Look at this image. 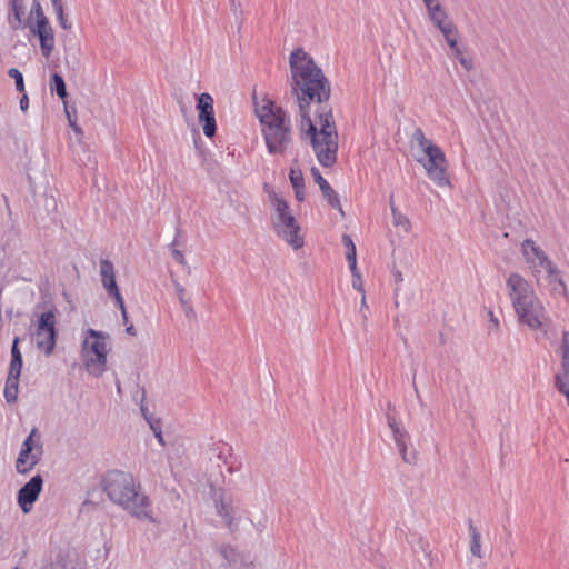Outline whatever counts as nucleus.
Returning <instances> with one entry per match:
<instances>
[{"label": "nucleus", "mask_w": 569, "mask_h": 569, "mask_svg": "<svg viewBox=\"0 0 569 569\" xmlns=\"http://www.w3.org/2000/svg\"><path fill=\"white\" fill-rule=\"evenodd\" d=\"M293 86L292 93L299 106L301 126L308 124L317 160L322 167H332L337 161L338 132L332 110L323 104L330 97V83L313 59L301 48L289 58Z\"/></svg>", "instance_id": "nucleus-1"}, {"label": "nucleus", "mask_w": 569, "mask_h": 569, "mask_svg": "<svg viewBox=\"0 0 569 569\" xmlns=\"http://www.w3.org/2000/svg\"><path fill=\"white\" fill-rule=\"evenodd\" d=\"M103 492L111 502L119 506L132 517L152 520L150 500L141 491V486L131 473L111 470L102 479Z\"/></svg>", "instance_id": "nucleus-2"}, {"label": "nucleus", "mask_w": 569, "mask_h": 569, "mask_svg": "<svg viewBox=\"0 0 569 569\" xmlns=\"http://www.w3.org/2000/svg\"><path fill=\"white\" fill-rule=\"evenodd\" d=\"M506 289L518 323L530 330L543 329L549 316L531 283L521 274L512 272L506 280Z\"/></svg>", "instance_id": "nucleus-3"}, {"label": "nucleus", "mask_w": 569, "mask_h": 569, "mask_svg": "<svg viewBox=\"0 0 569 569\" xmlns=\"http://www.w3.org/2000/svg\"><path fill=\"white\" fill-rule=\"evenodd\" d=\"M256 113L262 126V134L270 154H283L292 141L289 116L273 102L268 101L256 107Z\"/></svg>", "instance_id": "nucleus-4"}, {"label": "nucleus", "mask_w": 569, "mask_h": 569, "mask_svg": "<svg viewBox=\"0 0 569 569\" xmlns=\"http://www.w3.org/2000/svg\"><path fill=\"white\" fill-rule=\"evenodd\" d=\"M263 189L268 193L273 208V212L270 218L273 231L293 250L302 248L305 240L300 234V226L291 213L288 202L283 198L279 197L268 183L263 184Z\"/></svg>", "instance_id": "nucleus-5"}, {"label": "nucleus", "mask_w": 569, "mask_h": 569, "mask_svg": "<svg viewBox=\"0 0 569 569\" xmlns=\"http://www.w3.org/2000/svg\"><path fill=\"white\" fill-rule=\"evenodd\" d=\"M109 335L89 328L81 343V358L89 375L100 377L107 370L108 348L106 340Z\"/></svg>", "instance_id": "nucleus-6"}, {"label": "nucleus", "mask_w": 569, "mask_h": 569, "mask_svg": "<svg viewBox=\"0 0 569 569\" xmlns=\"http://www.w3.org/2000/svg\"><path fill=\"white\" fill-rule=\"evenodd\" d=\"M43 453L42 443L37 428H33L24 439L16 461V470L20 475L30 472L41 460Z\"/></svg>", "instance_id": "nucleus-7"}, {"label": "nucleus", "mask_w": 569, "mask_h": 569, "mask_svg": "<svg viewBox=\"0 0 569 569\" xmlns=\"http://www.w3.org/2000/svg\"><path fill=\"white\" fill-rule=\"evenodd\" d=\"M417 161L425 168L428 178L438 187L450 186L446 156L439 147H429L428 152L425 153V158H419Z\"/></svg>", "instance_id": "nucleus-8"}, {"label": "nucleus", "mask_w": 569, "mask_h": 569, "mask_svg": "<svg viewBox=\"0 0 569 569\" xmlns=\"http://www.w3.org/2000/svg\"><path fill=\"white\" fill-rule=\"evenodd\" d=\"M56 313L49 310L40 315L36 329V343L47 357L51 356L57 343Z\"/></svg>", "instance_id": "nucleus-9"}, {"label": "nucleus", "mask_w": 569, "mask_h": 569, "mask_svg": "<svg viewBox=\"0 0 569 569\" xmlns=\"http://www.w3.org/2000/svg\"><path fill=\"white\" fill-rule=\"evenodd\" d=\"M387 420L388 426L392 431L393 440L401 456V459L406 463L415 465L417 461V451L410 442V435L405 429V427L396 420L395 417L388 415Z\"/></svg>", "instance_id": "nucleus-10"}, {"label": "nucleus", "mask_w": 569, "mask_h": 569, "mask_svg": "<svg viewBox=\"0 0 569 569\" xmlns=\"http://www.w3.org/2000/svg\"><path fill=\"white\" fill-rule=\"evenodd\" d=\"M197 109L199 111V121L202 124L203 133L208 138H212L217 131V123L213 110V98L203 92L198 96Z\"/></svg>", "instance_id": "nucleus-11"}, {"label": "nucleus", "mask_w": 569, "mask_h": 569, "mask_svg": "<svg viewBox=\"0 0 569 569\" xmlns=\"http://www.w3.org/2000/svg\"><path fill=\"white\" fill-rule=\"evenodd\" d=\"M42 476L36 475L19 489L17 500L23 513H29L32 510L33 503L42 491Z\"/></svg>", "instance_id": "nucleus-12"}, {"label": "nucleus", "mask_w": 569, "mask_h": 569, "mask_svg": "<svg viewBox=\"0 0 569 569\" xmlns=\"http://www.w3.org/2000/svg\"><path fill=\"white\" fill-rule=\"evenodd\" d=\"M521 250L527 263L530 264L533 272H539L545 268H551L552 262L531 239H526L522 242Z\"/></svg>", "instance_id": "nucleus-13"}, {"label": "nucleus", "mask_w": 569, "mask_h": 569, "mask_svg": "<svg viewBox=\"0 0 569 569\" xmlns=\"http://www.w3.org/2000/svg\"><path fill=\"white\" fill-rule=\"evenodd\" d=\"M30 32L37 36L40 41V49L43 57L49 58L54 48V34L49 20L28 24Z\"/></svg>", "instance_id": "nucleus-14"}, {"label": "nucleus", "mask_w": 569, "mask_h": 569, "mask_svg": "<svg viewBox=\"0 0 569 569\" xmlns=\"http://www.w3.org/2000/svg\"><path fill=\"white\" fill-rule=\"evenodd\" d=\"M100 277L102 287L107 293L112 297L116 302H120V298H122V296L116 281L113 263L110 260L102 259L100 261Z\"/></svg>", "instance_id": "nucleus-15"}, {"label": "nucleus", "mask_w": 569, "mask_h": 569, "mask_svg": "<svg viewBox=\"0 0 569 569\" xmlns=\"http://www.w3.org/2000/svg\"><path fill=\"white\" fill-rule=\"evenodd\" d=\"M214 507L219 517H221L230 532L238 531V522L234 519V509L231 500L224 499L223 491L214 495Z\"/></svg>", "instance_id": "nucleus-16"}, {"label": "nucleus", "mask_w": 569, "mask_h": 569, "mask_svg": "<svg viewBox=\"0 0 569 569\" xmlns=\"http://www.w3.org/2000/svg\"><path fill=\"white\" fill-rule=\"evenodd\" d=\"M311 174L315 179V182L319 186L321 193L323 198L328 201V203L335 208L338 209L341 216H345V212L340 204V198L338 193L331 188L329 182L321 176L318 168L312 167L311 168Z\"/></svg>", "instance_id": "nucleus-17"}, {"label": "nucleus", "mask_w": 569, "mask_h": 569, "mask_svg": "<svg viewBox=\"0 0 569 569\" xmlns=\"http://www.w3.org/2000/svg\"><path fill=\"white\" fill-rule=\"evenodd\" d=\"M23 14V0H9V11L7 20L11 30L16 31L28 27V24L30 23V19L24 20Z\"/></svg>", "instance_id": "nucleus-18"}, {"label": "nucleus", "mask_w": 569, "mask_h": 569, "mask_svg": "<svg viewBox=\"0 0 569 569\" xmlns=\"http://www.w3.org/2000/svg\"><path fill=\"white\" fill-rule=\"evenodd\" d=\"M213 457L217 461L228 466V471L233 473L236 468L233 467V452L231 446L227 443H217L211 448Z\"/></svg>", "instance_id": "nucleus-19"}, {"label": "nucleus", "mask_w": 569, "mask_h": 569, "mask_svg": "<svg viewBox=\"0 0 569 569\" xmlns=\"http://www.w3.org/2000/svg\"><path fill=\"white\" fill-rule=\"evenodd\" d=\"M20 338L16 337L11 347V360L9 366L8 377L20 378L22 369V355L19 350Z\"/></svg>", "instance_id": "nucleus-20"}, {"label": "nucleus", "mask_w": 569, "mask_h": 569, "mask_svg": "<svg viewBox=\"0 0 569 569\" xmlns=\"http://www.w3.org/2000/svg\"><path fill=\"white\" fill-rule=\"evenodd\" d=\"M219 553L224 560V566L232 569L239 568L243 563V557L230 545H222Z\"/></svg>", "instance_id": "nucleus-21"}, {"label": "nucleus", "mask_w": 569, "mask_h": 569, "mask_svg": "<svg viewBox=\"0 0 569 569\" xmlns=\"http://www.w3.org/2000/svg\"><path fill=\"white\" fill-rule=\"evenodd\" d=\"M548 273V282L552 293L562 295L567 293L566 284L560 276V271L551 263V268H545Z\"/></svg>", "instance_id": "nucleus-22"}, {"label": "nucleus", "mask_w": 569, "mask_h": 569, "mask_svg": "<svg viewBox=\"0 0 569 569\" xmlns=\"http://www.w3.org/2000/svg\"><path fill=\"white\" fill-rule=\"evenodd\" d=\"M391 213H392V223L396 228H399L403 232L408 233L411 229V222L406 214H402L393 202V194L390 196L389 200Z\"/></svg>", "instance_id": "nucleus-23"}, {"label": "nucleus", "mask_w": 569, "mask_h": 569, "mask_svg": "<svg viewBox=\"0 0 569 569\" xmlns=\"http://www.w3.org/2000/svg\"><path fill=\"white\" fill-rule=\"evenodd\" d=\"M468 529H469V533L471 537L470 551L475 557L482 558L481 545H480L481 536H480L477 527L473 525L472 520H469Z\"/></svg>", "instance_id": "nucleus-24"}, {"label": "nucleus", "mask_w": 569, "mask_h": 569, "mask_svg": "<svg viewBox=\"0 0 569 569\" xmlns=\"http://www.w3.org/2000/svg\"><path fill=\"white\" fill-rule=\"evenodd\" d=\"M428 16H429L431 22L433 23V26L438 30L452 22L449 19V16L443 7H440L438 9L433 8L432 11L428 12Z\"/></svg>", "instance_id": "nucleus-25"}, {"label": "nucleus", "mask_w": 569, "mask_h": 569, "mask_svg": "<svg viewBox=\"0 0 569 569\" xmlns=\"http://www.w3.org/2000/svg\"><path fill=\"white\" fill-rule=\"evenodd\" d=\"M19 378L7 377L4 387V398L8 403H13L18 399Z\"/></svg>", "instance_id": "nucleus-26"}, {"label": "nucleus", "mask_w": 569, "mask_h": 569, "mask_svg": "<svg viewBox=\"0 0 569 569\" xmlns=\"http://www.w3.org/2000/svg\"><path fill=\"white\" fill-rule=\"evenodd\" d=\"M342 242L347 248L346 258L349 262V267H350V269H355V267H357L356 246H355L352 239L350 238V236H348V234L342 236Z\"/></svg>", "instance_id": "nucleus-27"}, {"label": "nucleus", "mask_w": 569, "mask_h": 569, "mask_svg": "<svg viewBox=\"0 0 569 569\" xmlns=\"http://www.w3.org/2000/svg\"><path fill=\"white\" fill-rule=\"evenodd\" d=\"M50 89H51V91H56L57 96L60 99H64L67 97L66 82H64L63 78L58 73H53L51 76Z\"/></svg>", "instance_id": "nucleus-28"}, {"label": "nucleus", "mask_w": 569, "mask_h": 569, "mask_svg": "<svg viewBox=\"0 0 569 569\" xmlns=\"http://www.w3.org/2000/svg\"><path fill=\"white\" fill-rule=\"evenodd\" d=\"M412 140L417 142L419 148L427 153L430 148H437L435 143H432L429 139L426 138L423 131L420 128H417L412 133Z\"/></svg>", "instance_id": "nucleus-29"}, {"label": "nucleus", "mask_w": 569, "mask_h": 569, "mask_svg": "<svg viewBox=\"0 0 569 569\" xmlns=\"http://www.w3.org/2000/svg\"><path fill=\"white\" fill-rule=\"evenodd\" d=\"M296 164L297 160L293 161V166L290 168L289 179L292 187L300 188L301 186H305V179L302 171Z\"/></svg>", "instance_id": "nucleus-30"}, {"label": "nucleus", "mask_w": 569, "mask_h": 569, "mask_svg": "<svg viewBox=\"0 0 569 569\" xmlns=\"http://www.w3.org/2000/svg\"><path fill=\"white\" fill-rule=\"evenodd\" d=\"M8 76L14 80L17 91L23 92L24 81L22 73L17 68H11L8 71Z\"/></svg>", "instance_id": "nucleus-31"}, {"label": "nucleus", "mask_w": 569, "mask_h": 569, "mask_svg": "<svg viewBox=\"0 0 569 569\" xmlns=\"http://www.w3.org/2000/svg\"><path fill=\"white\" fill-rule=\"evenodd\" d=\"M30 16H34V22L48 21L39 0H33Z\"/></svg>", "instance_id": "nucleus-32"}, {"label": "nucleus", "mask_w": 569, "mask_h": 569, "mask_svg": "<svg viewBox=\"0 0 569 569\" xmlns=\"http://www.w3.org/2000/svg\"><path fill=\"white\" fill-rule=\"evenodd\" d=\"M149 426H150L151 430L153 431V435L157 438L158 442L161 446H164L166 442H164V439H163V436H162L160 420H149Z\"/></svg>", "instance_id": "nucleus-33"}, {"label": "nucleus", "mask_w": 569, "mask_h": 569, "mask_svg": "<svg viewBox=\"0 0 569 569\" xmlns=\"http://www.w3.org/2000/svg\"><path fill=\"white\" fill-rule=\"evenodd\" d=\"M560 351H561V360L569 359V331H567V330L562 331Z\"/></svg>", "instance_id": "nucleus-34"}, {"label": "nucleus", "mask_w": 569, "mask_h": 569, "mask_svg": "<svg viewBox=\"0 0 569 569\" xmlns=\"http://www.w3.org/2000/svg\"><path fill=\"white\" fill-rule=\"evenodd\" d=\"M350 271L352 273V287L356 290H358L360 293H363L365 289H363L362 280H361L360 273L358 272L357 267H355V269H350Z\"/></svg>", "instance_id": "nucleus-35"}, {"label": "nucleus", "mask_w": 569, "mask_h": 569, "mask_svg": "<svg viewBox=\"0 0 569 569\" xmlns=\"http://www.w3.org/2000/svg\"><path fill=\"white\" fill-rule=\"evenodd\" d=\"M439 31L442 33L445 40L451 38L455 34H458L457 27L453 22L445 26L443 28L439 29Z\"/></svg>", "instance_id": "nucleus-36"}, {"label": "nucleus", "mask_w": 569, "mask_h": 569, "mask_svg": "<svg viewBox=\"0 0 569 569\" xmlns=\"http://www.w3.org/2000/svg\"><path fill=\"white\" fill-rule=\"evenodd\" d=\"M173 284H174L176 292H177V296H178V299H179L181 306L189 303L188 299L186 298L184 288L177 281H174Z\"/></svg>", "instance_id": "nucleus-37"}, {"label": "nucleus", "mask_w": 569, "mask_h": 569, "mask_svg": "<svg viewBox=\"0 0 569 569\" xmlns=\"http://www.w3.org/2000/svg\"><path fill=\"white\" fill-rule=\"evenodd\" d=\"M56 14H57V18H58V21H59V24L62 29L64 30H68L71 28V23L68 21V19L66 18L64 16V11L63 10H60V11H56Z\"/></svg>", "instance_id": "nucleus-38"}, {"label": "nucleus", "mask_w": 569, "mask_h": 569, "mask_svg": "<svg viewBox=\"0 0 569 569\" xmlns=\"http://www.w3.org/2000/svg\"><path fill=\"white\" fill-rule=\"evenodd\" d=\"M66 116L68 118V121H69V126L73 129V131L76 133H82V130L81 128L76 123V121L71 118V114H70V111L68 110V108L66 107Z\"/></svg>", "instance_id": "nucleus-39"}, {"label": "nucleus", "mask_w": 569, "mask_h": 569, "mask_svg": "<svg viewBox=\"0 0 569 569\" xmlns=\"http://www.w3.org/2000/svg\"><path fill=\"white\" fill-rule=\"evenodd\" d=\"M171 253H172V258L180 264H186V259H184V256L182 253V251L173 248L171 250Z\"/></svg>", "instance_id": "nucleus-40"}, {"label": "nucleus", "mask_w": 569, "mask_h": 569, "mask_svg": "<svg viewBox=\"0 0 569 569\" xmlns=\"http://www.w3.org/2000/svg\"><path fill=\"white\" fill-rule=\"evenodd\" d=\"M425 6H426V9H427V12H430L435 9H438L441 6V3L438 1V0H422Z\"/></svg>", "instance_id": "nucleus-41"}, {"label": "nucleus", "mask_w": 569, "mask_h": 569, "mask_svg": "<svg viewBox=\"0 0 569 569\" xmlns=\"http://www.w3.org/2000/svg\"><path fill=\"white\" fill-rule=\"evenodd\" d=\"M116 305L121 311L123 322L127 323L128 322V313H127L123 298H120V302H116Z\"/></svg>", "instance_id": "nucleus-42"}, {"label": "nucleus", "mask_w": 569, "mask_h": 569, "mask_svg": "<svg viewBox=\"0 0 569 569\" xmlns=\"http://www.w3.org/2000/svg\"><path fill=\"white\" fill-rule=\"evenodd\" d=\"M251 523L254 526L256 530L261 533L267 525V518L262 517L257 522L251 521Z\"/></svg>", "instance_id": "nucleus-43"}, {"label": "nucleus", "mask_w": 569, "mask_h": 569, "mask_svg": "<svg viewBox=\"0 0 569 569\" xmlns=\"http://www.w3.org/2000/svg\"><path fill=\"white\" fill-rule=\"evenodd\" d=\"M459 62L468 71L473 69V61L471 58H467V57L460 58Z\"/></svg>", "instance_id": "nucleus-44"}, {"label": "nucleus", "mask_w": 569, "mask_h": 569, "mask_svg": "<svg viewBox=\"0 0 569 569\" xmlns=\"http://www.w3.org/2000/svg\"><path fill=\"white\" fill-rule=\"evenodd\" d=\"M295 191L296 199L300 202L305 200V186H301L300 188L292 187Z\"/></svg>", "instance_id": "nucleus-45"}, {"label": "nucleus", "mask_w": 569, "mask_h": 569, "mask_svg": "<svg viewBox=\"0 0 569 569\" xmlns=\"http://www.w3.org/2000/svg\"><path fill=\"white\" fill-rule=\"evenodd\" d=\"M182 308H183V311H184V315H186L187 318H194L196 317L194 309H193V307L190 303L183 305Z\"/></svg>", "instance_id": "nucleus-46"}, {"label": "nucleus", "mask_w": 569, "mask_h": 569, "mask_svg": "<svg viewBox=\"0 0 569 569\" xmlns=\"http://www.w3.org/2000/svg\"><path fill=\"white\" fill-rule=\"evenodd\" d=\"M458 36L459 34H455L451 38L446 40V42H447V44L449 46L450 49H457V47H458Z\"/></svg>", "instance_id": "nucleus-47"}, {"label": "nucleus", "mask_w": 569, "mask_h": 569, "mask_svg": "<svg viewBox=\"0 0 569 569\" xmlns=\"http://www.w3.org/2000/svg\"><path fill=\"white\" fill-rule=\"evenodd\" d=\"M29 108V98L28 96L24 93L21 99H20V109L24 112L27 111Z\"/></svg>", "instance_id": "nucleus-48"}, {"label": "nucleus", "mask_w": 569, "mask_h": 569, "mask_svg": "<svg viewBox=\"0 0 569 569\" xmlns=\"http://www.w3.org/2000/svg\"><path fill=\"white\" fill-rule=\"evenodd\" d=\"M489 321H490L491 327H493L495 329H498L499 321L492 311H489Z\"/></svg>", "instance_id": "nucleus-49"}, {"label": "nucleus", "mask_w": 569, "mask_h": 569, "mask_svg": "<svg viewBox=\"0 0 569 569\" xmlns=\"http://www.w3.org/2000/svg\"><path fill=\"white\" fill-rule=\"evenodd\" d=\"M54 12L63 10L62 0H51Z\"/></svg>", "instance_id": "nucleus-50"}, {"label": "nucleus", "mask_w": 569, "mask_h": 569, "mask_svg": "<svg viewBox=\"0 0 569 569\" xmlns=\"http://www.w3.org/2000/svg\"><path fill=\"white\" fill-rule=\"evenodd\" d=\"M452 50V53L455 54V57L460 60V58H463L465 56L462 54V51L459 47H457V49H451Z\"/></svg>", "instance_id": "nucleus-51"}, {"label": "nucleus", "mask_w": 569, "mask_h": 569, "mask_svg": "<svg viewBox=\"0 0 569 569\" xmlns=\"http://www.w3.org/2000/svg\"><path fill=\"white\" fill-rule=\"evenodd\" d=\"M393 277L395 280L399 283L403 281L402 273L399 270L393 271Z\"/></svg>", "instance_id": "nucleus-52"}, {"label": "nucleus", "mask_w": 569, "mask_h": 569, "mask_svg": "<svg viewBox=\"0 0 569 569\" xmlns=\"http://www.w3.org/2000/svg\"><path fill=\"white\" fill-rule=\"evenodd\" d=\"M126 332L130 336H137V331H136V328L133 327V325H130L126 328Z\"/></svg>", "instance_id": "nucleus-53"}, {"label": "nucleus", "mask_w": 569, "mask_h": 569, "mask_svg": "<svg viewBox=\"0 0 569 569\" xmlns=\"http://www.w3.org/2000/svg\"><path fill=\"white\" fill-rule=\"evenodd\" d=\"M141 412H142V415H143V417L147 419V421L149 422V420H150V419L148 418V416H147V409H146L143 406H141Z\"/></svg>", "instance_id": "nucleus-54"}, {"label": "nucleus", "mask_w": 569, "mask_h": 569, "mask_svg": "<svg viewBox=\"0 0 569 569\" xmlns=\"http://www.w3.org/2000/svg\"><path fill=\"white\" fill-rule=\"evenodd\" d=\"M362 295V298H361V310L367 306L366 305V297H365V292L361 293Z\"/></svg>", "instance_id": "nucleus-55"}, {"label": "nucleus", "mask_w": 569, "mask_h": 569, "mask_svg": "<svg viewBox=\"0 0 569 569\" xmlns=\"http://www.w3.org/2000/svg\"><path fill=\"white\" fill-rule=\"evenodd\" d=\"M73 63H74V67L79 66V59L76 56H73Z\"/></svg>", "instance_id": "nucleus-56"}, {"label": "nucleus", "mask_w": 569, "mask_h": 569, "mask_svg": "<svg viewBox=\"0 0 569 569\" xmlns=\"http://www.w3.org/2000/svg\"><path fill=\"white\" fill-rule=\"evenodd\" d=\"M117 391H118V393H121V386H120L119 381L117 382Z\"/></svg>", "instance_id": "nucleus-57"}, {"label": "nucleus", "mask_w": 569, "mask_h": 569, "mask_svg": "<svg viewBox=\"0 0 569 569\" xmlns=\"http://www.w3.org/2000/svg\"><path fill=\"white\" fill-rule=\"evenodd\" d=\"M177 243H178V241H177V238H176L171 246L174 247V246H177Z\"/></svg>", "instance_id": "nucleus-58"}, {"label": "nucleus", "mask_w": 569, "mask_h": 569, "mask_svg": "<svg viewBox=\"0 0 569 569\" xmlns=\"http://www.w3.org/2000/svg\"><path fill=\"white\" fill-rule=\"evenodd\" d=\"M12 569H19V568L16 567V568H12Z\"/></svg>", "instance_id": "nucleus-59"}]
</instances>
